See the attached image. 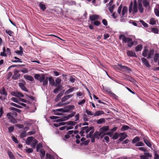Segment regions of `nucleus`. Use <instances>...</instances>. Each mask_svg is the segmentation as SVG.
<instances>
[{
    "label": "nucleus",
    "mask_w": 159,
    "mask_h": 159,
    "mask_svg": "<svg viewBox=\"0 0 159 159\" xmlns=\"http://www.w3.org/2000/svg\"><path fill=\"white\" fill-rule=\"evenodd\" d=\"M148 52V49H144L142 53L143 56L145 57H147V54Z\"/></svg>",
    "instance_id": "obj_36"
},
{
    "label": "nucleus",
    "mask_w": 159,
    "mask_h": 159,
    "mask_svg": "<svg viewBox=\"0 0 159 159\" xmlns=\"http://www.w3.org/2000/svg\"><path fill=\"white\" fill-rule=\"evenodd\" d=\"M154 50L153 49H151L149 52L148 54L147 57L148 59H149L152 58L153 55Z\"/></svg>",
    "instance_id": "obj_20"
},
{
    "label": "nucleus",
    "mask_w": 159,
    "mask_h": 159,
    "mask_svg": "<svg viewBox=\"0 0 159 159\" xmlns=\"http://www.w3.org/2000/svg\"><path fill=\"white\" fill-rule=\"evenodd\" d=\"M26 151L28 153H30L33 152V150L31 148H28L26 149Z\"/></svg>",
    "instance_id": "obj_63"
},
{
    "label": "nucleus",
    "mask_w": 159,
    "mask_h": 159,
    "mask_svg": "<svg viewBox=\"0 0 159 159\" xmlns=\"http://www.w3.org/2000/svg\"><path fill=\"white\" fill-rule=\"evenodd\" d=\"M49 84L52 86H55L54 80L52 76L48 77Z\"/></svg>",
    "instance_id": "obj_13"
},
{
    "label": "nucleus",
    "mask_w": 159,
    "mask_h": 159,
    "mask_svg": "<svg viewBox=\"0 0 159 159\" xmlns=\"http://www.w3.org/2000/svg\"><path fill=\"white\" fill-rule=\"evenodd\" d=\"M0 93L3 95H4V99H5L7 95V93L6 92L5 89L3 87L2 89L0 91Z\"/></svg>",
    "instance_id": "obj_18"
},
{
    "label": "nucleus",
    "mask_w": 159,
    "mask_h": 159,
    "mask_svg": "<svg viewBox=\"0 0 159 159\" xmlns=\"http://www.w3.org/2000/svg\"><path fill=\"white\" fill-rule=\"evenodd\" d=\"M61 80L60 79L57 78L55 80L56 84H55V86H57L59 85L61 83Z\"/></svg>",
    "instance_id": "obj_34"
},
{
    "label": "nucleus",
    "mask_w": 159,
    "mask_h": 159,
    "mask_svg": "<svg viewBox=\"0 0 159 159\" xmlns=\"http://www.w3.org/2000/svg\"><path fill=\"white\" fill-rule=\"evenodd\" d=\"M159 57V55L158 53H156L154 57V61L155 62L157 61L158 60Z\"/></svg>",
    "instance_id": "obj_39"
},
{
    "label": "nucleus",
    "mask_w": 159,
    "mask_h": 159,
    "mask_svg": "<svg viewBox=\"0 0 159 159\" xmlns=\"http://www.w3.org/2000/svg\"><path fill=\"white\" fill-rule=\"evenodd\" d=\"M11 100L13 102H16V103H17L18 104L19 102V101H18V100L15 97H12L11 98Z\"/></svg>",
    "instance_id": "obj_56"
},
{
    "label": "nucleus",
    "mask_w": 159,
    "mask_h": 159,
    "mask_svg": "<svg viewBox=\"0 0 159 159\" xmlns=\"http://www.w3.org/2000/svg\"><path fill=\"white\" fill-rule=\"evenodd\" d=\"M54 111L62 112H68L69 111V110L68 109H64L63 108H60L56 109L54 110Z\"/></svg>",
    "instance_id": "obj_26"
},
{
    "label": "nucleus",
    "mask_w": 159,
    "mask_h": 159,
    "mask_svg": "<svg viewBox=\"0 0 159 159\" xmlns=\"http://www.w3.org/2000/svg\"><path fill=\"white\" fill-rule=\"evenodd\" d=\"M124 69H123L125 71H127V72H129V71H131V70L130 68L128 66H125V67H123Z\"/></svg>",
    "instance_id": "obj_50"
},
{
    "label": "nucleus",
    "mask_w": 159,
    "mask_h": 159,
    "mask_svg": "<svg viewBox=\"0 0 159 159\" xmlns=\"http://www.w3.org/2000/svg\"><path fill=\"white\" fill-rule=\"evenodd\" d=\"M10 110L13 111H15L18 113H20L21 111V110L18 109L14 107H12L10 108Z\"/></svg>",
    "instance_id": "obj_43"
},
{
    "label": "nucleus",
    "mask_w": 159,
    "mask_h": 159,
    "mask_svg": "<svg viewBox=\"0 0 159 159\" xmlns=\"http://www.w3.org/2000/svg\"><path fill=\"white\" fill-rule=\"evenodd\" d=\"M46 157L47 159H55L54 157L49 153H46Z\"/></svg>",
    "instance_id": "obj_49"
},
{
    "label": "nucleus",
    "mask_w": 159,
    "mask_h": 159,
    "mask_svg": "<svg viewBox=\"0 0 159 159\" xmlns=\"http://www.w3.org/2000/svg\"><path fill=\"white\" fill-rule=\"evenodd\" d=\"M127 7L125 6L123 7L122 9V16H124L125 14L127 13Z\"/></svg>",
    "instance_id": "obj_33"
},
{
    "label": "nucleus",
    "mask_w": 159,
    "mask_h": 159,
    "mask_svg": "<svg viewBox=\"0 0 159 159\" xmlns=\"http://www.w3.org/2000/svg\"><path fill=\"white\" fill-rule=\"evenodd\" d=\"M141 60H142L143 64L146 66L148 67H150V64L149 63L148 61L146 58L144 57H143L141 58Z\"/></svg>",
    "instance_id": "obj_8"
},
{
    "label": "nucleus",
    "mask_w": 159,
    "mask_h": 159,
    "mask_svg": "<svg viewBox=\"0 0 159 159\" xmlns=\"http://www.w3.org/2000/svg\"><path fill=\"white\" fill-rule=\"evenodd\" d=\"M127 135L126 134L124 135L123 134H121L120 138L119 139V140L120 141H123L126 138Z\"/></svg>",
    "instance_id": "obj_38"
},
{
    "label": "nucleus",
    "mask_w": 159,
    "mask_h": 159,
    "mask_svg": "<svg viewBox=\"0 0 159 159\" xmlns=\"http://www.w3.org/2000/svg\"><path fill=\"white\" fill-rule=\"evenodd\" d=\"M15 53H16L18 55H22L23 54V51H20L19 50H17L15 52Z\"/></svg>",
    "instance_id": "obj_57"
},
{
    "label": "nucleus",
    "mask_w": 159,
    "mask_h": 159,
    "mask_svg": "<svg viewBox=\"0 0 159 159\" xmlns=\"http://www.w3.org/2000/svg\"><path fill=\"white\" fill-rule=\"evenodd\" d=\"M88 126H86L84 127H83L81 128V130L80 132V134H82L85 133V131L86 129H88Z\"/></svg>",
    "instance_id": "obj_37"
},
{
    "label": "nucleus",
    "mask_w": 159,
    "mask_h": 159,
    "mask_svg": "<svg viewBox=\"0 0 159 159\" xmlns=\"http://www.w3.org/2000/svg\"><path fill=\"white\" fill-rule=\"evenodd\" d=\"M101 134H102L100 133V132H99L98 131H97L94 134L93 136L98 139Z\"/></svg>",
    "instance_id": "obj_28"
},
{
    "label": "nucleus",
    "mask_w": 159,
    "mask_h": 159,
    "mask_svg": "<svg viewBox=\"0 0 159 159\" xmlns=\"http://www.w3.org/2000/svg\"><path fill=\"white\" fill-rule=\"evenodd\" d=\"M86 102V100L84 99H83L80 102L78 103V104L82 106V105L84 104Z\"/></svg>",
    "instance_id": "obj_59"
},
{
    "label": "nucleus",
    "mask_w": 159,
    "mask_h": 159,
    "mask_svg": "<svg viewBox=\"0 0 159 159\" xmlns=\"http://www.w3.org/2000/svg\"><path fill=\"white\" fill-rule=\"evenodd\" d=\"M143 48V46L141 44L137 45L135 49V51L137 52L141 51Z\"/></svg>",
    "instance_id": "obj_27"
},
{
    "label": "nucleus",
    "mask_w": 159,
    "mask_h": 159,
    "mask_svg": "<svg viewBox=\"0 0 159 159\" xmlns=\"http://www.w3.org/2000/svg\"><path fill=\"white\" fill-rule=\"evenodd\" d=\"M143 140L145 143L149 147H151L152 144L148 140V138L144 137L143 138Z\"/></svg>",
    "instance_id": "obj_10"
},
{
    "label": "nucleus",
    "mask_w": 159,
    "mask_h": 159,
    "mask_svg": "<svg viewBox=\"0 0 159 159\" xmlns=\"http://www.w3.org/2000/svg\"><path fill=\"white\" fill-rule=\"evenodd\" d=\"M45 79V77L44 75L42 74L41 75V76H40L39 80L40 82H42Z\"/></svg>",
    "instance_id": "obj_32"
},
{
    "label": "nucleus",
    "mask_w": 159,
    "mask_h": 159,
    "mask_svg": "<svg viewBox=\"0 0 159 159\" xmlns=\"http://www.w3.org/2000/svg\"><path fill=\"white\" fill-rule=\"evenodd\" d=\"M138 9L141 13H142L144 11V8L141 2L138 3Z\"/></svg>",
    "instance_id": "obj_17"
},
{
    "label": "nucleus",
    "mask_w": 159,
    "mask_h": 159,
    "mask_svg": "<svg viewBox=\"0 0 159 159\" xmlns=\"http://www.w3.org/2000/svg\"><path fill=\"white\" fill-rule=\"evenodd\" d=\"M73 96V94L68 95L65 96L61 98V101L62 102H65L70 98H71Z\"/></svg>",
    "instance_id": "obj_14"
},
{
    "label": "nucleus",
    "mask_w": 159,
    "mask_h": 159,
    "mask_svg": "<svg viewBox=\"0 0 159 159\" xmlns=\"http://www.w3.org/2000/svg\"><path fill=\"white\" fill-rule=\"evenodd\" d=\"M127 55L129 57H136L137 56L135 53L132 51H128L127 52Z\"/></svg>",
    "instance_id": "obj_16"
},
{
    "label": "nucleus",
    "mask_w": 159,
    "mask_h": 159,
    "mask_svg": "<svg viewBox=\"0 0 159 159\" xmlns=\"http://www.w3.org/2000/svg\"><path fill=\"white\" fill-rule=\"evenodd\" d=\"M21 71L24 73H27L28 72V70L25 68H24L21 70Z\"/></svg>",
    "instance_id": "obj_64"
},
{
    "label": "nucleus",
    "mask_w": 159,
    "mask_h": 159,
    "mask_svg": "<svg viewBox=\"0 0 159 159\" xmlns=\"http://www.w3.org/2000/svg\"><path fill=\"white\" fill-rule=\"evenodd\" d=\"M11 113H8L7 114V116L8 119L10 120L11 122L13 124H16L17 122V120L11 115Z\"/></svg>",
    "instance_id": "obj_4"
},
{
    "label": "nucleus",
    "mask_w": 159,
    "mask_h": 159,
    "mask_svg": "<svg viewBox=\"0 0 159 159\" xmlns=\"http://www.w3.org/2000/svg\"><path fill=\"white\" fill-rule=\"evenodd\" d=\"M8 154L10 159H15L14 157L11 152H9Z\"/></svg>",
    "instance_id": "obj_51"
},
{
    "label": "nucleus",
    "mask_w": 159,
    "mask_h": 159,
    "mask_svg": "<svg viewBox=\"0 0 159 159\" xmlns=\"http://www.w3.org/2000/svg\"><path fill=\"white\" fill-rule=\"evenodd\" d=\"M119 39H122L123 42L125 43H128L132 39L126 37L124 34H120L119 35Z\"/></svg>",
    "instance_id": "obj_3"
},
{
    "label": "nucleus",
    "mask_w": 159,
    "mask_h": 159,
    "mask_svg": "<svg viewBox=\"0 0 159 159\" xmlns=\"http://www.w3.org/2000/svg\"><path fill=\"white\" fill-rule=\"evenodd\" d=\"M19 71L18 70H15L14 72L13 75L12 76L13 79L16 80L20 76V75L19 73Z\"/></svg>",
    "instance_id": "obj_5"
},
{
    "label": "nucleus",
    "mask_w": 159,
    "mask_h": 159,
    "mask_svg": "<svg viewBox=\"0 0 159 159\" xmlns=\"http://www.w3.org/2000/svg\"><path fill=\"white\" fill-rule=\"evenodd\" d=\"M92 24H93L97 26H98L100 24V23L98 21H96L94 22H92Z\"/></svg>",
    "instance_id": "obj_55"
},
{
    "label": "nucleus",
    "mask_w": 159,
    "mask_h": 159,
    "mask_svg": "<svg viewBox=\"0 0 159 159\" xmlns=\"http://www.w3.org/2000/svg\"><path fill=\"white\" fill-rule=\"evenodd\" d=\"M156 16H159V10L157 8H155L154 10Z\"/></svg>",
    "instance_id": "obj_58"
},
{
    "label": "nucleus",
    "mask_w": 159,
    "mask_h": 159,
    "mask_svg": "<svg viewBox=\"0 0 159 159\" xmlns=\"http://www.w3.org/2000/svg\"><path fill=\"white\" fill-rule=\"evenodd\" d=\"M104 113L103 111H97L95 112L94 114V116H98L101 115L103 114Z\"/></svg>",
    "instance_id": "obj_24"
},
{
    "label": "nucleus",
    "mask_w": 159,
    "mask_h": 159,
    "mask_svg": "<svg viewBox=\"0 0 159 159\" xmlns=\"http://www.w3.org/2000/svg\"><path fill=\"white\" fill-rule=\"evenodd\" d=\"M34 138L32 136L28 137L25 141L26 143L28 145H30Z\"/></svg>",
    "instance_id": "obj_11"
},
{
    "label": "nucleus",
    "mask_w": 159,
    "mask_h": 159,
    "mask_svg": "<svg viewBox=\"0 0 159 159\" xmlns=\"http://www.w3.org/2000/svg\"><path fill=\"white\" fill-rule=\"evenodd\" d=\"M144 144L142 142H138V143H136L135 145L136 146H143Z\"/></svg>",
    "instance_id": "obj_52"
},
{
    "label": "nucleus",
    "mask_w": 159,
    "mask_h": 159,
    "mask_svg": "<svg viewBox=\"0 0 159 159\" xmlns=\"http://www.w3.org/2000/svg\"><path fill=\"white\" fill-rule=\"evenodd\" d=\"M6 32L10 36H11L13 33V32L12 31L9 30H6Z\"/></svg>",
    "instance_id": "obj_61"
},
{
    "label": "nucleus",
    "mask_w": 159,
    "mask_h": 159,
    "mask_svg": "<svg viewBox=\"0 0 159 159\" xmlns=\"http://www.w3.org/2000/svg\"><path fill=\"white\" fill-rule=\"evenodd\" d=\"M76 124V122L72 121H70L66 122V124L69 125H75Z\"/></svg>",
    "instance_id": "obj_41"
},
{
    "label": "nucleus",
    "mask_w": 159,
    "mask_h": 159,
    "mask_svg": "<svg viewBox=\"0 0 159 159\" xmlns=\"http://www.w3.org/2000/svg\"><path fill=\"white\" fill-rule=\"evenodd\" d=\"M109 129V126H104L100 129L99 132H100V133L102 134H104V133L105 132L108 131Z\"/></svg>",
    "instance_id": "obj_6"
},
{
    "label": "nucleus",
    "mask_w": 159,
    "mask_h": 159,
    "mask_svg": "<svg viewBox=\"0 0 159 159\" xmlns=\"http://www.w3.org/2000/svg\"><path fill=\"white\" fill-rule=\"evenodd\" d=\"M24 83L25 84H24L23 83H18V85L22 90L25 92H28V90L25 85V81H24Z\"/></svg>",
    "instance_id": "obj_9"
},
{
    "label": "nucleus",
    "mask_w": 159,
    "mask_h": 159,
    "mask_svg": "<svg viewBox=\"0 0 159 159\" xmlns=\"http://www.w3.org/2000/svg\"><path fill=\"white\" fill-rule=\"evenodd\" d=\"M66 124V122H61L59 123V124H54V126L58 127L61 125H65Z\"/></svg>",
    "instance_id": "obj_48"
},
{
    "label": "nucleus",
    "mask_w": 159,
    "mask_h": 159,
    "mask_svg": "<svg viewBox=\"0 0 159 159\" xmlns=\"http://www.w3.org/2000/svg\"><path fill=\"white\" fill-rule=\"evenodd\" d=\"M85 112L88 115L90 116H94V113L92 111L86 109L85 110Z\"/></svg>",
    "instance_id": "obj_42"
},
{
    "label": "nucleus",
    "mask_w": 159,
    "mask_h": 159,
    "mask_svg": "<svg viewBox=\"0 0 159 159\" xmlns=\"http://www.w3.org/2000/svg\"><path fill=\"white\" fill-rule=\"evenodd\" d=\"M39 6L40 9L43 11H44L46 8L45 5L44 4L41 3H40Z\"/></svg>",
    "instance_id": "obj_40"
},
{
    "label": "nucleus",
    "mask_w": 159,
    "mask_h": 159,
    "mask_svg": "<svg viewBox=\"0 0 159 159\" xmlns=\"http://www.w3.org/2000/svg\"><path fill=\"white\" fill-rule=\"evenodd\" d=\"M130 127L127 125L123 126L121 129V131H125L129 129Z\"/></svg>",
    "instance_id": "obj_45"
},
{
    "label": "nucleus",
    "mask_w": 159,
    "mask_h": 159,
    "mask_svg": "<svg viewBox=\"0 0 159 159\" xmlns=\"http://www.w3.org/2000/svg\"><path fill=\"white\" fill-rule=\"evenodd\" d=\"M24 78L27 80H29L30 81H33L34 80L33 77L30 75H25L24 76Z\"/></svg>",
    "instance_id": "obj_15"
},
{
    "label": "nucleus",
    "mask_w": 159,
    "mask_h": 159,
    "mask_svg": "<svg viewBox=\"0 0 159 159\" xmlns=\"http://www.w3.org/2000/svg\"><path fill=\"white\" fill-rule=\"evenodd\" d=\"M75 87H73L67 90L65 92V94H67L72 93L75 90Z\"/></svg>",
    "instance_id": "obj_25"
},
{
    "label": "nucleus",
    "mask_w": 159,
    "mask_h": 159,
    "mask_svg": "<svg viewBox=\"0 0 159 159\" xmlns=\"http://www.w3.org/2000/svg\"><path fill=\"white\" fill-rule=\"evenodd\" d=\"M93 131H91L90 132L89 134L88 135H87V137L89 138L91 137H93Z\"/></svg>",
    "instance_id": "obj_62"
},
{
    "label": "nucleus",
    "mask_w": 159,
    "mask_h": 159,
    "mask_svg": "<svg viewBox=\"0 0 159 159\" xmlns=\"http://www.w3.org/2000/svg\"><path fill=\"white\" fill-rule=\"evenodd\" d=\"M63 87L61 86H59L55 88L53 90V93H57L59 91L62 89Z\"/></svg>",
    "instance_id": "obj_21"
},
{
    "label": "nucleus",
    "mask_w": 159,
    "mask_h": 159,
    "mask_svg": "<svg viewBox=\"0 0 159 159\" xmlns=\"http://www.w3.org/2000/svg\"><path fill=\"white\" fill-rule=\"evenodd\" d=\"M42 148V144L41 143H39L36 147V151L37 152H39L40 151V150H42L41 149Z\"/></svg>",
    "instance_id": "obj_30"
},
{
    "label": "nucleus",
    "mask_w": 159,
    "mask_h": 159,
    "mask_svg": "<svg viewBox=\"0 0 159 159\" xmlns=\"http://www.w3.org/2000/svg\"><path fill=\"white\" fill-rule=\"evenodd\" d=\"M128 80L132 82L134 84H136V81L135 80L131 77H129L128 78Z\"/></svg>",
    "instance_id": "obj_47"
},
{
    "label": "nucleus",
    "mask_w": 159,
    "mask_h": 159,
    "mask_svg": "<svg viewBox=\"0 0 159 159\" xmlns=\"http://www.w3.org/2000/svg\"><path fill=\"white\" fill-rule=\"evenodd\" d=\"M48 81V77H46L44 80L43 82V85L47 88Z\"/></svg>",
    "instance_id": "obj_29"
},
{
    "label": "nucleus",
    "mask_w": 159,
    "mask_h": 159,
    "mask_svg": "<svg viewBox=\"0 0 159 159\" xmlns=\"http://www.w3.org/2000/svg\"><path fill=\"white\" fill-rule=\"evenodd\" d=\"M143 3L144 7L147 8L150 7V4L149 0H143Z\"/></svg>",
    "instance_id": "obj_12"
},
{
    "label": "nucleus",
    "mask_w": 159,
    "mask_h": 159,
    "mask_svg": "<svg viewBox=\"0 0 159 159\" xmlns=\"http://www.w3.org/2000/svg\"><path fill=\"white\" fill-rule=\"evenodd\" d=\"M38 143V141L35 139L34 138L33 139V141H32L31 144V146L33 148H35V146Z\"/></svg>",
    "instance_id": "obj_19"
},
{
    "label": "nucleus",
    "mask_w": 159,
    "mask_h": 159,
    "mask_svg": "<svg viewBox=\"0 0 159 159\" xmlns=\"http://www.w3.org/2000/svg\"><path fill=\"white\" fill-rule=\"evenodd\" d=\"M140 140V138L138 136H136L133 139L132 142L133 143H136L137 142L139 141Z\"/></svg>",
    "instance_id": "obj_31"
},
{
    "label": "nucleus",
    "mask_w": 159,
    "mask_h": 159,
    "mask_svg": "<svg viewBox=\"0 0 159 159\" xmlns=\"http://www.w3.org/2000/svg\"><path fill=\"white\" fill-rule=\"evenodd\" d=\"M14 130V127L13 126H11L8 128V132L10 133L12 132Z\"/></svg>",
    "instance_id": "obj_60"
},
{
    "label": "nucleus",
    "mask_w": 159,
    "mask_h": 159,
    "mask_svg": "<svg viewBox=\"0 0 159 159\" xmlns=\"http://www.w3.org/2000/svg\"><path fill=\"white\" fill-rule=\"evenodd\" d=\"M40 153V157L41 159H43L44 158L45 154V151L42 149V150H40L39 151Z\"/></svg>",
    "instance_id": "obj_23"
},
{
    "label": "nucleus",
    "mask_w": 159,
    "mask_h": 159,
    "mask_svg": "<svg viewBox=\"0 0 159 159\" xmlns=\"http://www.w3.org/2000/svg\"><path fill=\"white\" fill-rule=\"evenodd\" d=\"M10 104L12 106L19 108H22V107L13 102H11Z\"/></svg>",
    "instance_id": "obj_46"
},
{
    "label": "nucleus",
    "mask_w": 159,
    "mask_h": 159,
    "mask_svg": "<svg viewBox=\"0 0 159 159\" xmlns=\"http://www.w3.org/2000/svg\"><path fill=\"white\" fill-rule=\"evenodd\" d=\"M140 22L142 23L143 25L145 27H147L148 26V25L143 20H141L140 21Z\"/></svg>",
    "instance_id": "obj_54"
},
{
    "label": "nucleus",
    "mask_w": 159,
    "mask_h": 159,
    "mask_svg": "<svg viewBox=\"0 0 159 159\" xmlns=\"http://www.w3.org/2000/svg\"><path fill=\"white\" fill-rule=\"evenodd\" d=\"M89 18L91 20L94 21L99 19V16L97 15H93L90 16Z\"/></svg>",
    "instance_id": "obj_22"
},
{
    "label": "nucleus",
    "mask_w": 159,
    "mask_h": 159,
    "mask_svg": "<svg viewBox=\"0 0 159 159\" xmlns=\"http://www.w3.org/2000/svg\"><path fill=\"white\" fill-rule=\"evenodd\" d=\"M109 6V11L110 13H112L113 11V9L115 5H113Z\"/></svg>",
    "instance_id": "obj_44"
},
{
    "label": "nucleus",
    "mask_w": 159,
    "mask_h": 159,
    "mask_svg": "<svg viewBox=\"0 0 159 159\" xmlns=\"http://www.w3.org/2000/svg\"><path fill=\"white\" fill-rule=\"evenodd\" d=\"M105 119L104 118H102L97 120V122L98 124H101L105 122Z\"/></svg>",
    "instance_id": "obj_35"
},
{
    "label": "nucleus",
    "mask_w": 159,
    "mask_h": 159,
    "mask_svg": "<svg viewBox=\"0 0 159 159\" xmlns=\"http://www.w3.org/2000/svg\"><path fill=\"white\" fill-rule=\"evenodd\" d=\"M137 5L136 0L134 1V4L133 6V3L131 2L130 4L129 7V13L132 12L133 14H135L138 12Z\"/></svg>",
    "instance_id": "obj_1"
},
{
    "label": "nucleus",
    "mask_w": 159,
    "mask_h": 159,
    "mask_svg": "<svg viewBox=\"0 0 159 159\" xmlns=\"http://www.w3.org/2000/svg\"><path fill=\"white\" fill-rule=\"evenodd\" d=\"M134 45V43L132 39L127 43V46L129 47H131Z\"/></svg>",
    "instance_id": "obj_53"
},
{
    "label": "nucleus",
    "mask_w": 159,
    "mask_h": 159,
    "mask_svg": "<svg viewBox=\"0 0 159 159\" xmlns=\"http://www.w3.org/2000/svg\"><path fill=\"white\" fill-rule=\"evenodd\" d=\"M11 95L17 97H24V95L21 93L16 92H12L11 93Z\"/></svg>",
    "instance_id": "obj_7"
},
{
    "label": "nucleus",
    "mask_w": 159,
    "mask_h": 159,
    "mask_svg": "<svg viewBox=\"0 0 159 159\" xmlns=\"http://www.w3.org/2000/svg\"><path fill=\"white\" fill-rule=\"evenodd\" d=\"M76 114V112L74 111L72 112V113L68 115L67 116H65L63 118H60L56 120L57 122H62L64 121H65L66 120L69 119V118L72 117L73 116Z\"/></svg>",
    "instance_id": "obj_2"
}]
</instances>
